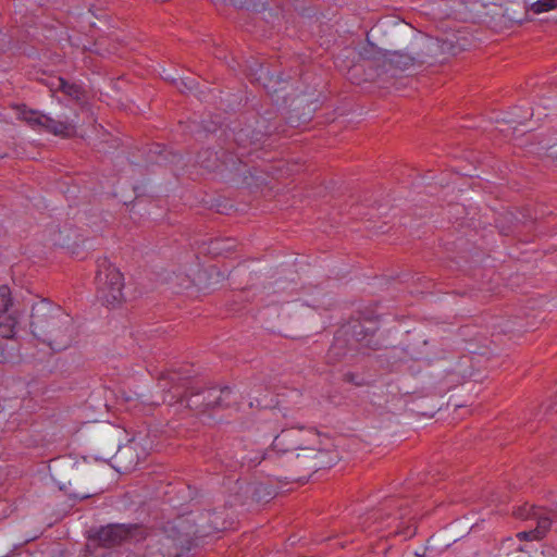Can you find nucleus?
Listing matches in <instances>:
<instances>
[{"mask_svg":"<svg viewBox=\"0 0 557 557\" xmlns=\"http://www.w3.org/2000/svg\"><path fill=\"white\" fill-rule=\"evenodd\" d=\"M16 318L10 311L0 310V335L11 338L15 334Z\"/></svg>","mask_w":557,"mask_h":557,"instance_id":"9d476101","label":"nucleus"},{"mask_svg":"<svg viewBox=\"0 0 557 557\" xmlns=\"http://www.w3.org/2000/svg\"><path fill=\"white\" fill-rule=\"evenodd\" d=\"M161 544L160 553L163 557H177L178 549L182 542L176 539H171L168 535H163L158 541Z\"/></svg>","mask_w":557,"mask_h":557,"instance_id":"f8f14e48","label":"nucleus"},{"mask_svg":"<svg viewBox=\"0 0 557 557\" xmlns=\"http://www.w3.org/2000/svg\"><path fill=\"white\" fill-rule=\"evenodd\" d=\"M12 307L11 290L9 286H0V310L10 311Z\"/></svg>","mask_w":557,"mask_h":557,"instance_id":"dca6fc26","label":"nucleus"},{"mask_svg":"<svg viewBox=\"0 0 557 557\" xmlns=\"http://www.w3.org/2000/svg\"><path fill=\"white\" fill-rule=\"evenodd\" d=\"M232 394L233 389L228 386L208 389L209 397H214V404H216L218 407L230 406Z\"/></svg>","mask_w":557,"mask_h":557,"instance_id":"9b49d317","label":"nucleus"},{"mask_svg":"<svg viewBox=\"0 0 557 557\" xmlns=\"http://www.w3.org/2000/svg\"><path fill=\"white\" fill-rule=\"evenodd\" d=\"M18 116L33 127H38L57 136H70L74 126L64 121H57L38 111L29 110L25 106L18 108Z\"/></svg>","mask_w":557,"mask_h":557,"instance_id":"39448f33","label":"nucleus"},{"mask_svg":"<svg viewBox=\"0 0 557 557\" xmlns=\"http://www.w3.org/2000/svg\"><path fill=\"white\" fill-rule=\"evenodd\" d=\"M220 529H221L220 525L216 522H213V524L210 525L208 530H206L203 528V530L199 531V532L201 533V535H207V534H210L213 531H219Z\"/></svg>","mask_w":557,"mask_h":557,"instance_id":"aec40b11","label":"nucleus"},{"mask_svg":"<svg viewBox=\"0 0 557 557\" xmlns=\"http://www.w3.org/2000/svg\"><path fill=\"white\" fill-rule=\"evenodd\" d=\"M401 504L398 499H388L379 509L369 512L364 519V524H382L385 528L394 529L393 533L404 534L405 537H411L414 534V529L410 527L404 528V518L406 513L401 511Z\"/></svg>","mask_w":557,"mask_h":557,"instance_id":"7ed1b4c3","label":"nucleus"},{"mask_svg":"<svg viewBox=\"0 0 557 557\" xmlns=\"http://www.w3.org/2000/svg\"><path fill=\"white\" fill-rule=\"evenodd\" d=\"M555 9H557V0H537L531 5V10L535 14H541Z\"/></svg>","mask_w":557,"mask_h":557,"instance_id":"2eb2a0df","label":"nucleus"},{"mask_svg":"<svg viewBox=\"0 0 557 557\" xmlns=\"http://www.w3.org/2000/svg\"><path fill=\"white\" fill-rule=\"evenodd\" d=\"M264 87L268 89L269 94H274L277 91V89H270L268 85L264 84Z\"/></svg>","mask_w":557,"mask_h":557,"instance_id":"412c9836","label":"nucleus"},{"mask_svg":"<svg viewBox=\"0 0 557 557\" xmlns=\"http://www.w3.org/2000/svg\"><path fill=\"white\" fill-rule=\"evenodd\" d=\"M199 163L207 170H214L216 168L218 157L215 152L206 150L198 156Z\"/></svg>","mask_w":557,"mask_h":557,"instance_id":"4468645a","label":"nucleus"},{"mask_svg":"<svg viewBox=\"0 0 557 557\" xmlns=\"http://www.w3.org/2000/svg\"><path fill=\"white\" fill-rule=\"evenodd\" d=\"M145 536V529L137 524H108L98 530L95 541L103 547H112L127 541L138 542Z\"/></svg>","mask_w":557,"mask_h":557,"instance_id":"20e7f679","label":"nucleus"},{"mask_svg":"<svg viewBox=\"0 0 557 557\" xmlns=\"http://www.w3.org/2000/svg\"><path fill=\"white\" fill-rule=\"evenodd\" d=\"M177 380H180L176 372H166L161 374L159 377V385L165 389L170 384L171 387H174L176 385Z\"/></svg>","mask_w":557,"mask_h":557,"instance_id":"f3484780","label":"nucleus"},{"mask_svg":"<svg viewBox=\"0 0 557 557\" xmlns=\"http://www.w3.org/2000/svg\"><path fill=\"white\" fill-rule=\"evenodd\" d=\"M176 281H180V283H177V289L176 292L180 293L184 289H188L191 285H193V281L188 277V276H181V275H176Z\"/></svg>","mask_w":557,"mask_h":557,"instance_id":"a211bd4d","label":"nucleus"},{"mask_svg":"<svg viewBox=\"0 0 557 557\" xmlns=\"http://www.w3.org/2000/svg\"><path fill=\"white\" fill-rule=\"evenodd\" d=\"M533 512L531 518L535 520L536 527L529 531L518 533L520 540L534 541L543 539L552 525V518L540 509L532 508Z\"/></svg>","mask_w":557,"mask_h":557,"instance_id":"6e6552de","label":"nucleus"},{"mask_svg":"<svg viewBox=\"0 0 557 557\" xmlns=\"http://www.w3.org/2000/svg\"><path fill=\"white\" fill-rule=\"evenodd\" d=\"M97 297L107 306H115L123 300L124 280L120 270L108 259L98 261L96 276Z\"/></svg>","mask_w":557,"mask_h":557,"instance_id":"f03ea898","label":"nucleus"},{"mask_svg":"<svg viewBox=\"0 0 557 557\" xmlns=\"http://www.w3.org/2000/svg\"><path fill=\"white\" fill-rule=\"evenodd\" d=\"M306 434L314 436L313 433H305L304 430L301 429H289L282 431L274 438L272 449L268 451L264 456H262V459L271 458V454L274 451L289 453L300 449L304 453V449L308 448L307 446H304L308 442L304 438ZM260 461L261 458L258 460V462Z\"/></svg>","mask_w":557,"mask_h":557,"instance_id":"423d86ee","label":"nucleus"},{"mask_svg":"<svg viewBox=\"0 0 557 557\" xmlns=\"http://www.w3.org/2000/svg\"><path fill=\"white\" fill-rule=\"evenodd\" d=\"M420 53L406 51H391L386 54V61L401 71L408 70L420 61Z\"/></svg>","mask_w":557,"mask_h":557,"instance_id":"1a4fd4ad","label":"nucleus"},{"mask_svg":"<svg viewBox=\"0 0 557 557\" xmlns=\"http://www.w3.org/2000/svg\"><path fill=\"white\" fill-rule=\"evenodd\" d=\"M188 406H196V407H199V405H198L196 401H194V400H191V404L188 401Z\"/></svg>","mask_w":557,"mask_h":557,"instance_id":"4be33fe9","label":"nucleus"},{"mask_svg":"<svg viewBox=\"0 0 557 557\" xmlns=\"http://www.w3.org/2000/svg\"><path fill=\"white\" fill-rule=\"evenodd\" d=\"M201 407L203 409L218 407V405L214 404V397H209L208 389L205 393L203 403L201 404Z\"/></svg>","mask_w":557,"mask_h":557,"instance_id":"6ab92c4d","label":"nucleus"},{"mask_svg":"<svg viewBox=\"0 0 557 557\" xmlns=\"http://www.w3.org/2000/svg\"><path fill=\"white\" fill-rule=\"evenodd\" d=\"M297 467L314 472L322 468H329L334 463V458L326 450L305 448L304 454L296 455Z\"/></svg>","mask_w":557,"mask_h":557,"instance_id":"0eeeda50","label":"nucleus"},{"mask_svg":"<svg viewBox=\"0 0 557 557\" xmlns=\"http://www.w3.org/2000/svg\"><path fill=\"white\" fill-rule=\"evenodd\" d=\"M30 319L33 335L51 349L63 350L72 344L73 319L60 306L42 299L33 306Z\"/></svg>","mask_w":557,"mask_h":557,"instance_id":"f257e3e1","label":"nucleus"},{"mask_svg":"<svg viewBox=\"0 0 557 557\" xmlns=\"http://www.w3.org/2000/svg\"><path fill=\"white\" fill-rule=\"evenodd\" d=\"M55 88L75 100H79L83 95V90L78 85L71 84L63 78L57 79Z\"/></svg>","mask_w":557,"mask_h":557,"instance_id":"ddd939ff","label":"nucleus"}]
</instances>
